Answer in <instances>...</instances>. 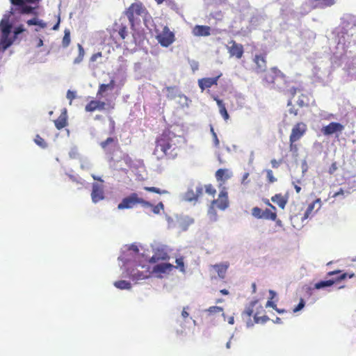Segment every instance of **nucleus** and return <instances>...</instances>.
I'll use <instances>...</instances> for the list:
<instances>
[{
    "instance_id": "4468645a",
    "label": "nucleus",
    "mask_w": 356,
    "mask_h": 356,
    "mask_svg": "<svg viewBox=\"0 0 356 356\" xmlns=\"http://www.w3.org/2000/svg\"><path fill=\"white\" fill-rule=\"evenodd\" d=\"M91 198L94 203H97L104 198V192L103 186L97 183L92 184Z\"/></svg>"
},
{
    "instance_id": "37998d69",
    "label": "nucleus",
    "mask_w": 356,
    "mask_h": 356,
    "mask_svg": "<svg viewBox=\"0 0 356 356\" xmlns=\"http://www.w3.org/2000/svg\"><path fill=\"white\" fill-rule=\"evenodd\" d=\"M209 315L223 312V308L218 306H211L205 310Z\"/></svg>"
},
{
    "instance_id": "5701e85b",
    "label": "nucleus",
    "mask_w": 356,
    "mask_h": 356,
    "mask_svg": "<svg viewBox=\"0 0 356 356\" xmlns=\"http://www.w3.org/2000/svg\"><path fill=\"white\" fill-rule=\"evenodd\" d=\"M115 82L113 79H112L110 82L107 84H100L97 92V96H102L103 94L107 90H113L115 87Z\"/></svg>"
},
{
    "instance_id": "09e8293b",
    "label": "nucleus",
    "mask_w": 356,
    "mask_h": 356,
    "mask_svg": "<svg viewBox=\"0 0 356 356\" xmlns=\"http://www.w3.org/2000/svg\"><path fill=\"white\" fill-rule=\"evenodd\" d=\"M213 99L216 102V104L219 108V111L226 109L225 104L222 100L220 99L218 97H213Z\"/></svg>"
},
{
    "instance_id": "a18cd8bd",
    "label": "nucleus",
    "mask_w": 356,
    "mask_h": 356,
    "mask_svg": "<svg viewBox=\"0 0 356 356\" xmlns=\"http://www.w3.org/2000/svg\"><path fill=\"white\" fill-rule=\"evenodd\" d=\"M34 8L30 6L26 5L24 3L21 6L20 13L22 14H30L33 13Z\"/></svg>"
},
{
    "instance_id": "8fccbe9b",
    "label": "nucleus",
    "mask_w": 356,
    "mask_h": 356,
    "mask_svg": "<svg viewBox=\"0 0 356 356\" xmlns=\"http://www.w3.org/2000/svg\"><path fill=\"white\" fill-rule=\"evenodd\" d=\"M176 264L177 267L180 268V270L184 272V263L182 257L176 259Z\"/></svg>"
},
{
    "instance_id": "49530a36",
    "label": "nucleus",
    "mask_w": 356,
    "mask_h": 356,
    "mask_svg": "<svg viewBox=\"0 0 356 356\" xmlns=\"http://www.w3.org/2000/svg\"><path fill=\"white\" fill-rule=\"evenodd\" d=\"M289 82L287 81L286 89L285 91H282L285 94H289L292 97H294L297 92L298 89L295 87L289 88Z\"/></svg>"
},
{
    "instance_id": "6e6552de",
    "label": "nucleus",
    "mask_w": 356,
    "mask_h": 356,
    "mask_svg": "<svg viewBox=\"0 0 356 356\" xmlns=\"http://www.w3.org/2000/svg\"><path fill=\"white\" fill-rule=\"evenodd\" d=\"M156 38L161 45L165 47L170 46L175 41V35L167 26H163V30L160 32L156 31Z\"/></svg>"
},
{
    "instance_id": "f3484780",
    "label": "nucleus",
    "mask_w": 356,
    "mask_h": 356,
    "mask_svg": "<svg viewBox=\"0 0 356 356\" xmlns=\"http://www.w3.org/2000/svg\"><path fill=\"white\" fill-rule=\"evenodd\" d=\"M128 274L129 277L133 281H138L148 278L149 277L150 273L148 270H146L144 272H140L138 269L133 268L131 270H129Z\"/></svg>"
},
{
    "instance_id": "f704fd0d",
    "label": "nucleus",
    "mask_w": 356,
    "mask_h": 356,
    "mask_svg": "<svg viewBox=\"0 0 356 356\" xmlns=\"http://www.w3.org/2000/svg\"><path fill=\"white\" fill-rule=\"evenodd\" d=\"M114 286L120 289H130L131 287V283L125 280L117 281L114 283Z\"/></svg>"
},
{
    "instance_id": "f03ea898",
    "label": "nucleus",
    "mask_w": 356,
    "mask_h": 356,
    "mask_svg": "<svg viewBox=\"0 0 356 356\" xmlns=\"http://www.w3.org/2000/svg\"><path fill=\"white\" fill-rule=\"evenodd\" d=\"M264 314L265 310L258 300L252 301L243 312V315L248 318V327L252 326L254 323H266L269 318Z\"/></svg>"
},
{
    "instance_id": "f257e3e1",
    "label": "nucleus",
    "mask_w": 356,
    "mask_h": 356,
    "mask_svg": "<svg viewBox=\"0 0 356 356\" xmlns=\"http://www.w3.org/2000/svg\"><path fill=\"white\" fill-rule=\"evenodd\" d=\"M175 136L170 131H164L156 139L154 154L158 159L172 160L177 158L179 147L174 142Z\"/></svg>"
},
{
    "instance_id": "603ef678",
    "label": "nucleus",
    "mask_w": 356,
    "mask_h": 356,
    "mask_svg": "<svg viewBox=\"0 0 356 356\" xmlns=\"http://www.w3.org/2000/svg\"><path fill=\"white\" fill-rule=\"evenodd\" d=\"M282 162V159L277 161L275 159H273L270 161L271 166L273 168H277L280 165Z\"/></svg>"
},
{
    "instance_id": "e433bc0d",
    "label": "nucleus",
    "mask_w": 356,
    "mask_h": 356,
    "mask_svg": "<svg viewBox=\"0 0 356 356\" xmlns=\"http://www.w3.org/2000/svg\"><path fill=\"white\" fill-rule=\"evenodd\" d=\"M115 31L118 32V35L122 40H124L128 35L127 28L123 24L119 25L115 29Z\"/></svg>"
},
{
    "instance_id": "cd10ccee",
    "label": "nucleus",
    "mask_w": 356,
    "mask_h": 356,
    "mask_svg": "<svg viewBox=\"0 0 356 356\" xmlns=\"http://www.w3.org/2000/svg\"><path fill=\"white\" fill-rule=\"evenodd\" d=\"M263 218L270 220H276L277 212L276 210L272 209H266L264 211Z\"/></svg>"
},
{
    "instance_id": "c756f323",
    "label": "nucleus",
    "mask_w": 356,
    "mask_h": 356,
    "mask_svg": "<svg viewBox=\"0 0 356 356\" xmlns=\"http://www.w3.org/2000/svg\"><path fill=\"white\" fill-rule=\"evenodd\" d=\"M296 103L297 105L302 108L308 106L309 104V99L307 95L301 94L300 95H299Z\"/></svg>"
},
{
    "instance_id": "5fc2aeb1",
    "label": "nucleus",
    "mask_w": 356,
    "mask_h": 356,
    "mask_svg": "<svg viewBox=\"0 0 356 356\" xmlns=\"http://www.w3.org/2000/svg\"><path fill=\"white\" fill-rule=\"evenodd\" d=\"M102 56V52L99 51L97 53H95L92 54L90 58V62H95L98 58H101Z\"/></svg>"
},
{
    "instance_id": "7c9ffc66",
    "label": "nucleus",
    "mask_w": 356,
    "mask_h": 356,
    "mask_svg": "<svg viewBox=\"0 0 356 356\" xmlns=\"http://www.w3.org/2000/svg\"><path fill=\"white\" fill-rule=\"evenodd\" d=\"M86 112H94L98 111V100H91L85 106Z\"/></svg>"
},
{
    "instance_id": "69168bd1",
    "label": "nucleus",
    "mask_w": 356,
    "mask_h": 356,
    "mask_svg": "<svg viewBox=\"0 0 356 356\" xmlns=\"http://www.w3.org/2000/svg\"><path fill=\"white\" fill-rule=\"evenodd\" d=\"M289 112L290 114H293V115L296 116L298 114V110L296 109L294 106H292L289 108Z\"/></svg>"
},
{
    "instance_id": "1a4fd4ad",
    "label": "nucleus",
    "mask_w": 356,
    "mask_h": 356,
    "mask_svg": "<svg viewBox=\"0 0 356 356\" xmlns=\"http://www.w3.org/2000/svg\"><path fill=\"white\" fill-rule=\"evenodd\" d=\"M229 201L227 193L225 191H222L220 192L218 195V197L216 200H213L211 202V207L209 208V212L213 213L215 212L216 209H219L220 210H225L228 207Z\"/></svg>"
},
{
    "instance_id": "13d9d810",
    "label": "nucleus",
    "mask_w": 356,
    "mask_h": 356,
    "mask_svg": "<svg viewBox=\"0 0 356 356\" xmlns=\"http://www.w3.org/2000/svg\"><path fill=\"white\" fill-rule=\"evenodd\" d=\"M24 31V29L22 25H20V26L16 27L15 29V31H14L15 36L18 35L19 34H20L21 33H22Z\"/></svg>"
},
{
    "instance_id": "20e7f679",
    "label": "nucleus",
    "mask_w": 356,
    "mask_h": 356,
    "mask_svg": "<svg viewBox=\"0 0 356 356\" xmlns=\"http://www.w3.org/2000/svg\"><path fill=\"white\" fill-rule=\"evenodd\" d=\"M307 127L304 122H297L292 128L289 136V152L292 156L297 157L298 156L299 145L297 143L307 132Z\"/></svg>"
},
{
    "instance_id": "338daca9",
    "label": "nucleus",
    "mask_w": 356,
    "mask_h": 356,
    "mask_svg": "<svg viewBox=\"0 0 356 356\" xmlns=\"http://www.w3.org/2000/svg\"><path fill=\"white\" fill-rule=\"evenodd\" d=\"M37 26H40L42 29H44L47 27V23L38 19Z\"/></svg>"
},
{
    "instance_id": "a19ab883",
    "label": "nucleus",
    "mask_w": 356,
    "mask_h": 356,
    "mask_svg": "<svg viewBox=\"0 0 356 356\" xmlns=\"http://www.w3.org/2000/svg\"><path fill=\"white\" fill-rule=\"evenodd\" d=\"M318 2L316 6L330 7L335 3V0H314Z\"/></svg>"
},
{
    "instance_id": "bb28decb",
    "label": "nucleus",
    "mask_w": 356,
    "mask_h": 356,
    "mask_svg": "<svg viewBox=\"0 0 356 356\" xmlns=\"http://www.w3.org/2000/svg\"><path fill=\"white\" fill-rule=\"evenodd\" d=\"M165 90H166V97L168 99H173L177 97L178 88L177 86H167Z\"/></svg>"
},
{
    "instance_id": "f8f14e48",
    "label": "nucleus",
    "mask_w": 356,
    "mask_h": 356,
    "mask_svg": "<svg viewBox=\"0 0 356 356\" xmlns=\"http://www.w3.org/2000/svg\"><path fill=\"white\" fill-rule=\"evenodd\" d=\"M344 129V126L339 122H332L327 125L323 127L321 132L325 136H330L335 133H341Z\"/></svg>"
},
{
    "instance_id": "2eb2a0df",
    "label": "nucleus",
    "mask_w": 356,
    "mask_h": 356,
    "mask_svg": "<svg viewBox=\"0 0 356 356\" xmlns=\"http://www.w3.org/2000/svg\"><path fill=\"white\" fill-rule=\"evenodd\" d=\"M211 29L206 25H195L193 30L192 33L196 37H207L211 35Z\"/></svg>"
},
{
    "instance_id": "0e129e2a",
    "label": "nucleus",
    "mask_w": 356,
    "mask_h": 356,
    "mask_svg": "<svg viewBox=\"0 0 356 356\" xmlns=\"http://www.w3.org/2000/svg\"><path fill=\"white\" fill-rule=\"evenodd\" d=\"M67 98L72 101L73 99L75 98L74 92L72 91L68 90L67 92Z\"/></svg>"
},
{
    "instance_id": "79ce46f5",
    "label": "nucleus",
    "mask_w": 356,
    "mask_h": 356,
    "mask_svg": "<svg viewBox=\"0 0 356 356\" xmlns=\"http://www.w3.org/2000/svg\"><path fill=\"white\" fill-rule=\"evenodd\" d=\"M252 215L258 219L263 218L264 211H262L260 208L255 207L252 209Z\"/></svg>"
},
{
    "instance_id": "680f3d73",
    "label": "nucleus",
    "mask_w": 356,
    "mask_h": 356,
    "mask_svg": "<svg viewBox=\"0 0 356 356\" xmlns=\"http://www.w3.org/2000/svg\"><path fill=\"white\" fill-rule=\"evenodd\" d=\"M212 136H213V141L214 146L216 147H218L220 142H219V140H218L216 133H213V135Z\"/></svg>"
},
{
    "instance_id": "864d4df0",
    "label": "nucleus",
    "mask_w": 356,
    "mask_h": 356,
    "mask_svg": "<svg viewBox=\"0 0 356 356\" xmlns=\"http://www.w3.org/2000/svg\"><path fill=\"white\" fill-rule=\"evenodd\" d=\"M293 185L294 186V188L297 193H299L301 191V187L299 186V184H301V181L300 179H297L295 181H293Z\"/></svg>"
},
{
    "instance_id": "c85d7f7f",
    "label": "nucleus",
    "mask_w": 356,
    "mask_h": 356,
    "mask_svg": "<svg viewBox=\"0 0 356 356\" xmlns=\"http://www.w3.org/2000/svg\"><path fill=\"white\" fill-rule=\"evenodd\" d=\"M115 108L114 103H106L105 102L98 100V111H112Z\"/></svg>"
},
{
    "instance_id": "6ab92c4d",
    "label": "nucleus",
    "mask_w": 356,
    "mask_h": 356,
    "mask_svg": "<svg viewBox=\"0 0 356 356\" xmlns=\"http://www.w3.org/2000/svg\"><path fill=\"white\" fill-rule=\"evenodd\" d=\"M175 268L171 264L163 263L154 266L152 271L155 273H166L172 271Z\"/></svg>"
},
{
    "instance_id": "a878e982",
    "label": "nucleus",
    "mask_w": 356,
    "mask_h": 356,
    "mask_svg": "<svg viewBox=\"0 0 356 356\" xmlns=\"http://www.w3.org/2000/svg\"><path fill=\"white\" fill-rule=\"evenodd\" d=\"M99 145L103 149L107 150L108 146H117L118 145V140L115 137H108L106 140L102 141Z\"/></svg>"
},
{
    "instance_id": "7ed1b4c3",
    "label": "nucleus",
    "mask_w": 356,
    "mask_h": 356,
    "mask_svg": "<svg viewBox=\"0 0 356 356\" xmlns=\"http://www.w3.org/2000/svg\"><path fill=\"white\" fill-rule=\"evenodd\" d=\"M263 81L279 91L286 89L287 77L278 68L271 67L263 77Z\"/></svg>"
},
{
    "instance_id": "b1692460",
    "label": "nucleus",
    "mask_w": 356,
    "mask_h": 356,
    "mask_svg": "<svg viewBox=\"0 0 356 356\" xmlns=\"http://www.w3.org/2000/svg\"><path fill=\"white\" fill-rule=\"evenodd\" d=\"M13 42V40L10 38V35H1L0 40V47L4 51L7 49Z\"/></svg>"
},
{
    "instance_id": "de8ad7c7",
    "label": "nucleus",
    "mask_w": 356,
    "mask_h": 356,
    "mask_svg": "<svg viewBox=\"0 0 356 356\" xmlns=\"http://www.w3.org/2000/svg\"><path fill=\"white\" fill-rule=\"evenodd\" d=\"M205 190L208 194H209L212 196H214V195L216 194V189L211 184L206 185Z\"/></svg>"
},
{
    "instance_id": "3c124183",
    "label": "nucleus",
    "mask_w": 356,
    "mask_h": 356,
    "mask_svg": "<svg viewBox=\"0 0 356 356\" xmlns=\"http://www.w3.org/2000/svg\"><path fill=\"white\" fill-rule=\"evenodd\" d=\"M304 307H305V301L302 298H301L298 305L295 308H293V312L294 313L298 312L300 310H301Z\"/></svg>"
},
{
    "instance_id": "9d476101",
    "label": "nucleus",
    "mask_w": 356,
    "mask_h": 356,
    "mask_svg": "<svg viewBox=\"0 0 356 356\" xmlns=\"http://www.w3.org/2000/svg\"><path fill=\"white\" fill-rule=\"evenodd\" d=\"M253 63L255 65V67L253 68L254 72L257 74L265 72L267 67L266 54H256L253 58Z\"/></svg>"
},
{
    "instance_id": "ddd939ff",
    "label": "nucleus",
    "mask_w": 356,
    "mask_h": 356,
    "mask_svg": "<svg viewBox=\"0 0 356 356\" xmlns=\"http://www.w3.org/2000/svg\"><path fill=\"white\" fill-rule=\"evenodd\" d=\"M222 74L214 76V77H207L202 78L198 80V86L201 89L202 92L204 91L207 88H209L213 86H216L218 84V81L219 78L221 76Z\"/></svg>"
},
{
    "instance_id": "473e14b6",
    "label": "nucleus",
    "mask_w": 356,
    "mask_h": 356,
    "mask_svg": "<svg viewBox=\"0 0 356 356\" xmlns=\"http://www.w3.org/2000/svg\"><path fill=\"white\" fill-rule=\"evenodd\" d=\"M79 54L74 60V64H79L83 59L85 56V51L81 44H78L77 45Z\"/></svg>"
},
{
    "instance_id": "dca6fc26",
    "label": "nucleus",
    "mask_w": 356,
    "mask_h": 356,
    "mask_svg": "<svg viewBox=\"0 0 356 356\" xmlns=\"http://www.w3.org/2000/svg\"><path fill=\"white\" fill-rule=\"evenodd\" d=\"M203 193V188L202 186L199 185L195 187V191L192 188L188 189L185 193V199L187 201L191 202L193 200H197V198L201 196Z\"/></svg>"
},
{
    "instance_id": "39448f33",
    "label": "nucleus",
    "mask_w": 356,
    "mask_h": 356,
    "mask_svg": "<svg viewBox=\"0 0 356 356\" xmlns=\"http://www.w3.org/2000/svg\"><path fill=\"white\" fill-rule=\"evenodd\" d=\"M138 204L146 207L150 206L151 202L140 197L138 193H132L122 200V202L118 205V209L119 210L132 209Z\"/></svg>"
},
{
    "instance_id": "4be33fe9",
    "label": "nucleus",
    "mask_w": 356,
    "mask_h": 356,
    "mask_svg": "<svg viewBox=\"0 0 356 356\" xmlns=\"http://www.w3.org/2000/svg\"><path fill=\"white\" fill-rule=\"evenodd\" d=\"M232 177V172L227 169H218L216 172V177L218 181H226Z\"/></svg>"
},
{
    "instance_id": "423d86ee",
    "label": "nucleus",
    "mask_w": 356,
    "mask_h": 356,
    "mask_svg": "<svg viewBox=\"0 0 356 356\" xmlns=\"http://www.w3.org/2000/svg\"><path fill=\"white\" fill-rule=\"evenodd\" d=\"M147 13V9L140 1H136L131 4L125 13L131 24L139 16H142Z\"/></svg>"
},
{
    "instance_id": "4d7b16f0",
    "label": "nucleus",
    "mask_w": 356,
    "mask_h": 356,
    "mask_svg": "<svg viewBox=\"0 0 356 356\" xmlns=\"http://www.w3.org/2000/svg\"><path fill=\"white\" fill-rule=\"evenodd\" d=\"M344 194H345V192L342 189V188H340L339 191L337 192H335L332 195V197L333 198H336L339 196H342L343 197L344 196Z\"/></svg>"
},
{
    "instance_id": "bf43d9fd",
    "label": "nucleus",
    "mask_w": 356,
    "mask_h": 356,
    "mask_svg": "<svg viewBox=\"0 0 356 356\" xmlns=\"http://www.w3.org/2000/svg\"><path fill=\"white\" fill-rule=\"evenodd\" d=\"M219 112L225 120H227L229 118L227 109L220 110Z\"/></svg>"
},
{
    "instance_id": "aec40b11",
    "label": "nucleus",
    "mask_w": 356,
    "mask_h": 356,
    "mask_svg": "<svg viewBox=\"0 0 356 356\" xmlns=\"http://www.w3.org/2000/svg\"><path fill=\"white\" fill-rule=\"evenodd\" d=\"M228 267L229 264L227 262L211 266V268L215 270L218 277L221 279H224L225 277Z\"/></svg>"
},
{
    "instance_id": "6e6d98bb",
    "label": "nucleus",
    "mask_w": 356,
    "mask_h": 356,
    "mask_svg": "<svg viewBox=\"0 0 356 356\" xmlns=\"http://www.w3.org/2000/svg\"><path fill=\"white\" fill-rule=\"evenodd\" d=\"M108 120H109V125H110L111 132V133H114L115 132V122L114 120L111 117H110L108 118Z\"/></svg>"
},
{
    "instance_id": "a211bd4d",
    "label": "nucleus",
    "mask_w": 356,
    "mask_h": 356,
    "mask_svg": "<svg viewBox=\"0 0 356 356\" xmlns=\"http://www.w3.org/2000/svg\"><path fill=\"white\" fill-rule=\"evenodd\" d=\"M170 259V256L168 254L164 251L163 250H159L158 249L153 256L150 258L149 262L150 263H156L159 261H166Z\"/></svg>"
},
{
    "instance_id": "c9c22d12",
    "label": "nucleus",
    "mask_w": 356,
    "mask_h": 356,
    "mask_svg": "<svg viewBox=\"0 0 356 356\" xmlns=\"http://www.w3.org/2000/svg\"><path fill=\"white\" fill-rule=\"evenodd\" d=\"M145 208H151L152 212L154 214H160L161 211L164 209V205L162 202H159L156 205H153L151 203L150 206H147Z\"/></svg>"
},
{
    "instance_id": "4c0bfd02",
    "label": "nucleus",
    "mask_w": 356,
    "mask_h": 356,
    "mask_svg": "<svg viewBox=\"0 0 356 356\" xmlns=\"http://www.w3.org/2000/svg\"><path fill=\"white\" fill-rule=\"evenodd\" d=\"M70 42H71L70 31L69 29H65L64 31V36H63V40H62V46L64 48H66L70 45Z\"/></svg>"
},
{
    "instance_id": "0eeeda50",
    "label": "nucleus",
    "mask_w": 356,
    "mask_h": 356,
    "mask_svg": "<svg viewBox=\"0 0 356 356\" xmlns=\"http://www.w3.org/2000/svg\"><path fill=\"white\" fill-rule=\"evenodd\" d=\"M338 274H339V275L334 280L320 281V282L316 283L314 285L315 289H320L322 288L330 286L332 284H334V282H336L337 281L344 280L346 277L352 278V277H355L354 273H350V274L347 273H342L341 270H334V271H330L328 273V275H330V276L334 275H338Z\"/></svg>"
},
{
    "instance_id": "ea45409f",
    "label": "nucleus",
    "mask_w": 356,
    "mask_h": 356,
    "mask_svg": "<svg viewBox=\"0 0 356 356\" xmlns=\"http://www.w3.org/2000/svg\"><path fill=\"white\" fill-rule=\"evenodd\" d=\"M265 172L266 174L267 181L269 184H273V183H275V182H276L277 181V179L274 176L273 172L272 170L266 169L265 170Z\"/></svg>"
},
{
    "instance_id": "9b49d317",
    "label": "nucleus",
    "mask_w": 356,
    "mask_h": 356,
    "mask_svg": "<svg viewBox=\"0 0 356 356\" xmlns=\"http://www.w3.org/2000/svg\"><path fill=\"white\" fill-rule=\"evenodd\" d=\"M227 50L230 56H235L238 59L242 58L244 52L243 46L241 44L236 43L233 40L229 42Z\"/></svg>"
},
{
    "instance_id": "393cba45",
    "label": "nucleus",
    "mask_w": 356,
    "mask_h": 356,
    "mask_svg": "<svg viewBox=\"0 0 356 356\" xmlns=\"http://www.w3.org/2000/svg\"><path fill=\"white\" fill-rule=\"evenodd\" d=\"M56 127L60 130L67 126V116L66 111H65L57 120L54 121Z\"/></svg>"
},
{
    "instance_id": "412c9836",
    "label": "nucleus",
    "mask_w": 356,
    "mask_h": 356,
    "mask_svg": "<svg viewBox=\"0 0 356 356\" xmlns=\"http://www.w3.org/2000/svg\"><path fill=\"white\" fill-rule=\"evenodd\" d=\"M271 201L277 204L281 209H284L287 202V197L283 196L281 193L275 194L271 197Z\"/></svg>"
},
{
    "instance_id": "c03bdc74",
    "label": "nucleus",
    "mask_w": 356,
    "mask_h": 356,
    "mask_svg": "<svg viewBox=\"0 0 356 356\" xmlns=\"http://www.w3.org/2000/svg\"><path fill=\"white\" fill-rule=\"evenodd\" d=\"M34 142L40 147L42 148H46L47 147V143L44 141V140L39 135H36Z\"/></svg>"
},
{
    "instance_id": "2f4dec72",
    "label": "nucleus",
    "mask_w": 356,
    "mask_h": 356,
    "mask_svg": "<svg viewBox=\"0 0 356 356\" xmlns=\"http://www.w3.org/2000/svg\"><path fill=\"white\" fill-rule=\"evenodd\" d=\"M1 35H10L11 32V25L8 21L3 19L1 22Z\"/></svg>"
},
{
    "instance_id": "052dcab7",
    "label": "nucleus",
    "mask_w": 356,
    "mask_h": 356,
    "mask_svg": "<svg viewBox=\"0 0 356 356\" xmlns=\"http://www.w3.org/2000/svg\"><path fill=\"white\" fill-rule=\"evenodd\" d=\"M38 21V17H33V18H32L31 19L27 20L26 24L29 26L37 25Z\"/></svg>"
},
{
    "instance_id": "72a5a7b5",
    "label": "nucleus",
    "mask_w": 356,
    "mask_h": 356,
    "mask_svg": "<svg viewBox=\"0 0 356 356\" xmlns=\"http://www.w3.org/2000/svg\"><path fill=\"white\" fill-rule=\"evenodd\" d=\"M320 202H321L320 199H317L315 201H314L313 202H312L311 204H309L304 213V216L302 217V220L307 219L309 216V215L312 213V211L314 210L315 204L316 203H320Z\"/></svg>"
},
{
    "instance_id": "e2e57ef3",
    "label": "nucleus",
    "mask_w": 356,
    "mask_h": 356,
    "mask_svg": "<svg viewBox=\"0 0 356 356\" xmlns=\"http://www.w3.org/2000/svg\"><path fill=\"white\" fill-rule=\"evenodd\" d=\"M12 4L15 6H23L24 1V0H10Z\"/></svg>"
},
{
    "instance_id": "774afa93",
    "label": "nucleus",
    "mask_w": 356,
    "mask_h": 356,
    "mask_svg": "<svg viewBox=\"0 0 356 356\" xmlns=\"http://www.w3.org/2000/svg\"><path fill=\"white\" fill-rule=\"evenodd\" d=\"M129 249L130 250H132L135 253H138L139 252L138 248L137 247V245H136L134 244L131 245L130 247L129 248Z\"/></svg>"
},
{
    "instance_id": "58836bf2",
    "label": "nucleus",
    "mask_w": 356,
    "mask_h": 356,
    "mask_svg": "<svg viewBox=\"0 0 356 356\" xmlns=\"http://www.w3.org/2000/svg\"><path fill=\"white\" fill-rule=\"evenodd\" d=\"M143 188L146 191L151 192V193H157L159 195H165V194L168 193V191L166 190L160 189L159 188L153 187V186H152V187L145 186Z\"/></svg>"
}]
</instances>
